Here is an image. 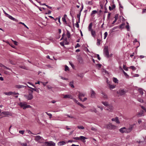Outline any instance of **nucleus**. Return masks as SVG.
I'll use <instances>...</instances> for the list:
<instances>
[{"label":"nucleus","mask_w":146,"mask_h":146,"mask_svg":"<svg viewBox=\"0 0 146 146\" xmlns=\"http://www.w3.org/2000/svg\"><path fill=\"white\" fill-rule=\"evenodd\" d=\"M139 92L140 94H141L142 95H143V89L141 88H139Z\"/></svg>","instance_id":"31"},{"label":"nucleus","mask_w":146,"mask_h":146,"mask_svg":"<svg viewBox=\"0 0 146 146\" xmlns=\"http://www.w3.org/2000/svg\"><path fill=\"white\" fill-rule=\"evenodd\" d=\"M113 82L115 83H118V80L115 78L113 77Z\"/></svg>","instance_id":"28"},{"label":"nucleus","mask_w":146,"mask_h":146,"mask_svg":"<svg viewBox=\"0 0 146 146\" xmlns=\"http://www.w3.org/2000/svg\"><path fill=\"white\" fill-rule=\"evenodd\" d=\"M67 39L66 38L63 42H64V44H65L66 45H68L69 44V43L67 42Z\"/></svg>","instance_id":"35"},{"label":"nucleus","mask_w":146,"mask_h":146,"mask_svg":"<svg viewBox=\"0 0 146 146\" xmlns=\"http://www.w3.org/2000/svg\"><path fill=\"white\" fill-rule=\"evenodd\" d=\"M125 25V23H123L120 25L118 26L119 27V28L122 29L124 28V27H123Z\"/></svg>","instance_id":"27"},{"label":"nucleus","mask_w":146,"mask_h":146,"mask_svg":"<svg viewBox=\"0 0 146 146\" xmlns=\"http://www.w3.org/2000/svg\"><path fill=\"white\" fill-rule=\"evenodd\" d=\"M101 40L100 39H97V45H99L100 44V42Z\"/></svg>","instance_id":"43"},{"label":"nucleus","mask_w":146,"mask_h":146,"mask_svg":"<svg viewBox=\"0 0 146 146\" xmlns=\"http://www.w3.org/2000/svg\"><path fill=\"white\" fill-rule=\"evenodd\" d=\"M15 87L16 88H18V89H20L22 88H26V86H24L23 85H16L15 86Z\"/></svg>","instance_id":"13"},{"label":"nucleus","mask_w":146,"mask_h":146,"mask_svg":"<svg viewBox=\"0 0 146 146\" xmlns=\"http://www.w3.org/2000/svg\"><path fill=\"white\" fill-rule=\"evenodd\" d=\"M19 23V24H21L23 25H24V26L25 27L27 28L28 29V27H27V26L24 23H22L21 22H20Z\"/></svg>","instance_id":"53"},{"label":"nucleus","mask_w":146,"mask_h":146,"mask_svg":"<svg viewBox=\"0 0 146 146\" xmlns=\"http://www.w3.org/2000/svg\"><path fill=\"white\" fill-rule=\"evenodd\" d=\"M13 93L12 92H4V94L10 96L12 95L13 94Z\"/></svg>","instance_id":"25"},{"label":"nucleus","mask_w":146,"mask_h":146,"mask_svg":"<svg viewBox=\"0 0 146 146\" xmlns=\"http://www.w3.org/2000/svg\"><path fill=\"white\" fill-rule=\"evenodd\" d=\"M114 18H115V20H114V21H113V23H112V24H113L115 23L117 21L118 18V16L117 15H115Z\"/></svg>","instance_id":"23"},{"label":"nucleus","mask_w":146,"mask_h":146,"mask_svg":"<svg viewBox=\"0 0 146 146\" xmlns=\"http://www.w3.org/2000/svg\"><path fill=\"white\" fill-rule=\"evenodd\" d=\"M138 100V101H139V102H141V103H142L143 102V100L141 99V98H138L137 99Z\"/></svg>","instance_id":"50"},{"label":"nucleus","mask_w":146,"mask_h":146,"mask_svg":"<svg viewBox=\"0 0 146 146\" xmlns=\"http://www.w3.org/2000/svg\"><path fill=\"white\" fill-rule=\"evenodd\" d=\"M45 145L46 146H54L55 145V144L53 142L50 141L49 142H46Z\"/></svg>","instance_id":"5"},{"label":"nucleus","mask_w":146,"mask_h":146,"mask_svg":"<svg viewBox=\"0 0 146 146\" xmlns=\"http://www.w3.org/2000/svg\"><path fill=\"white\" fill-rule=\"evenodd\" d=\"M104 55L106 57L108 58L109 57L108 46H107L104 47Z\"/></svg>","instance_id":"3"},{"label":"nucleus","mask_w":146,"mask_h":146,"mask_svg":"<svg viewBox=\"0 0 146 146\" xmlns=\"http://www.w3.org/2000/svg\"><path fill=\"white\" fill-rule=\"evenodd\" d=\"M97 57L98 58V59L99 60H100L101 59V58L100 57L99 55L98 54H97Z\"/></svg>","instance_id":"62"},{"label":"nucleus","mask_w":146,"mask_h":146,"mask_svg":"<svg viewBox=\"0 0 146 146\" xmlns=\"http://www.w3.org/2000/svg\"><path fill=\"white\" fill-rule=\"evenodd\" d=\"M66 143V142L64 141H62L58 142L57 143V145H58L61 146L65 145Z\"/></svg>","instance_id":"15"},{"label":"nucleus","mask_w":146,"mask_h":146,"mask_svg":"<svg viewBox=\"0 0 146 146\" xmlns=\"http://www.w3.org/2000/svg\"><path fill=\"white\" fill-rule=\"evenodd\" d=\"M129 25H127L125 27L126 29H127V30L128 31H129Z\"/></svg>","instance_id":"61"},{"label":"nucleus","mask_w":146,"mask_h":146,"mask_svg":"<svg viewBox=\"0 0 146 146\" xmlns=\"http://www.w3.org/2000/svg\"><path fill=\"white\" fill-rule=\"evenodd\" d=\"M102 96L104 98L107 99L108 98V96L106 94L103 92L102 93Z\"/></svg>","instance_id":"29"},{"label":"nucleus","mask_w":146,"mask_h":146,"mask_svg":"<svg viewBox=\"0 0 146 146\" xmlns=\"http://www.w3.org/2000/svg\"><path fill=\"white\" fill-rule=\"evenodd\" d=\"M45 113L48 115V116H49L50 117V118H51L52 116V114H51V113H47V112H45Z\"/></svg>","instance_id":"47"},{"label":"nucleus","mask_w":146,"mask_h":146,"mask_svg":"<svg viewBox=\"0 0 146 146\" xmlns=\"http://www.w3.org/2000/svg\"><path fill=\"white\" fill-rule=\"evenodd\" d=\"M80 45L78 43H77L76 45L75 46V48H77V47H80Z\"/></svg>","instance_id":"58"},{"label":"nucleus","mask_w":146,"mask_h":146,"mask_svg":"<svg viewBox=\"0 0 146 146\" xmlns=\"http://www.w3.org/2000/svg\"><path fill=\"white\" fill-rule=\"evenodd\" d=\"M77 127L79 129H83L84 128V127L82 126H77Z\"/></svg>","instance_id":"39"},{"label":"nucleus","mask_w":146,"mask_h":146,"mask_svg":"<svg viewBox=\"0 0 146 146\" xmlns=\"http://www.w3.org/2000/svg\"><path fill=\"white\" fill-rule=\"evenodd\" d=\"M25 84L27 85V86H28V87L29 88L32 89V90H29L30 91V90H33V91H36V92H39V90L38 89L31 88V87L29 86H28V85H27L26 84Z\"/></svg>","instance_id":"16"},{"label":"nucleus","mask_w":146,"mask_h":146,"mask_svg":"<svg viewBox=\"0 0 146 146\" xmlns=\"http://www.w3.org/2000/svg\"><path fill=\"white\" fill-rule=\"evenodd\" d=\"M60 77L61 79L63 80H68V79L67 78L63 77L62 76H60Z\"/></svg>","instance_id":"57"},{"label":"nucleus","mask_w":146,"mask_h":146,"mask_svg":"<svg viewBox=\"0 0 146 146\" xmlns=\"http://www.w3.org/2000/svg\"><path fill=\"white\" fill-rule=\"evenodd\" d=\"M65 71H67V70H69V68L66 65H65Z\"/></svg>","instance_id":"45"},{"label":"nucleus","mask_w":146,"mask_h":146,"mask_svg":"<svg viewBox=\"0 0 146 146\" xmlns=\"http://www.w3.org/2000/svg\"><path fill=\"white\" fill-rule=\"evenodd\" d=\"M2 113L5 115H7L12 116V115L11 113L8 111L3 112Z\"/></svg>","instance_id":"12"},{"label":"nucleus","mask_w":146,"mask_h":146,"mask_svg":"<svg viewBox=\"0 0 146 146\" xmlns=\"http://www.w3.org/2000/svg\"><path fill=\"white\" fill-rule=\"evenodd\" d=\"M77 58L80 64L83 63V59L80 56H77Z\"/></svg>","instance_id":"8"},{"label":"nucleus","mask_w":146,"mask_h":146,"mask_svg":"<svg viewBox=\"0 0 146 146\" xmlns=\"http://www.w3.org/2000/svg\"><path fill=\"white\" fill-rule=\"evenodd\" d=\"M115 86L114 85H111L110 84H109V87L110 89H113L115 88Z\"/></svg>","instance_id":"26"},{"label":"nucleus","mask_w":146,"mask_h":146,"mask_svg":"<svg viewBox=\"0 0 146 146\" xmlns=\"http://www.w3.org/2000/svg\"><path fill=\"white\" fill-rule=\"evenodd\" d=\"M41 83H42V84L44 86L46 85V84L48 83V82H41Z\"/></svg>","instance_id":"48"},{"label":"nucleus","mask_w":146,"mask_h":146,"mask_svg":"<svg viewBox=\"0 0 146 146\" xmlns=\"http://www.w3.org/2000/svg\"><path fill=\"white\" fill-rule=\"evenodd\" d=\"M64 98H70L71 99H73V98L72 97V95L70 94H66L63 97Z\"/></svg>","instance_id":"11"},{"label":"nucleus","mask_w":146,"mask_h":146,"mask_svg":"<svg viewBox=\"0 0 146 146\" xmlns=\"http://www.w3.org/2000/svg\"><path fill=\"white\" fill-rule=\"evenodd\" d=\"M118 27H118V26H117L114 27H113V28H112V30H115L117 28H119Z\"/></svg>","instance_id":"59"},{"label":"nucleus","mask_w":146,"mask_h":146,"mask_svg":"<svg viewBox=\"0 0 146 146\" xmlns=\"http://www.w3.org/2000/svg\"><path fill=\"white\" fill-rule=\"evenodd\" d=\"M19 67L21 68L22 69H25V70L28 69L27 67H26L25 66H19Z\"/></svg>","instance_id":"32"},{"label":"nucleus","mask_w":146,"mask_h":146,"mask_svg":"<svg viewBox=\"0 0 146 146\" xmlns=\"http://www.w3.org/2000/svg\"><path fill=\"white\" fill-rule=\"evenodd\" d=\"M66 35H67V37L68 38H70V33L68 31H67Z\"/></svg>","instance_id":"38"},{"label":"nucleus","mask_w":146,"mask_h":146,"mask_svg":"<svg viewBox=\"0 0 146 146\" xmlns=\"http://www.w3.org/2000/svg\"><path fill=\"white\" fill-rule=\"evenodd\" d=\"M8 17L10 19L14 21H17V19H15V18H14L13 17H12V16H11L10 15H9V16Z\"/></svg>","instance_id":"21"},{"label":"nucleus","mask_w":146,"mask_h":146,"mask_svg":"<svg viewBox=\"0 0 146 146\" xmlns=\"http://www.w3.org/2000/svg\"><path fill=\"white\" fill-rule=\"evenodd\" d=\"M127 92V90L123 89H120L117 92L118 94L121 96L125 95Z\"/></svg>","instance_id":"4"},{"label":"nucleus","mask_w":146,"mask_h":146,"mask_svg":"<svg viewBox=\"0 0 146 146\" xmlns=\"http://www.w3.org/2000/svg\"><path fill=\"white\" fill-rule=\"evenodd\" d=\"M135 125V124H134L133 125H130L128 128H127L128 133L130 132L133 129V128Z\"/></svg>","instance_id":"9"},{"label":"nucleus","mask_w":146,"mask_h":146,"mask_svg":"<svg viewBox=\"0 0 146 146\" xmlns=\"http://www.w3.org/2000/svg\"><path fill=\"white\" fill-rule=\"evenodd\" d=\"M108 35V33L107 32H105L104 33V39H105L106 38L107 36Z\"/></svg>","instance_id":"46"},{"label":"nucleus","mask_w":146,"mask_h":146,"mask_svg":"<svg viewBox=\"0 0 146 146\" xmlns=\"http://www.w3.org/2000/svg\"><path fill=\"white\" fill-rule=\"evenodd\" d=\"M102 65L100 64H97L96 65V66L98 67L99 68H100L101 67Z\"/></svg>","instance_id":"51"},{"label":"nucleus","mask_w":146,"mask_h":146,"mask_svg":"<svg viewBox=\"0 0 146 146\" xmlns=\"http://www.w3.org/2000/svg\"><path fill=\"white\" fill-rule=\"evenodd\" d=\"M62 21L64 22L65 23V24H67V23L66 21V19L64 17H62Z\"/></svg>","instance_id":"41"},{"label":"nucleus","mask_w":146,"mask_h":146,"mask_svg":"<svg viewBox=\"0 0 146 146\" xmlns=\"http://www.w3.org/2000/svg\"><path fill=\"white\" fill-rule=\"evenodd\" d=\"M119 131L122 133H128L127 129L125 127H124L121 128L119 129Z\"/></svg>","instance_id":"6"},{"label":"nucleus","mask_w":146,"mask_h":146,"mask_svg":"<svg viewBox=\"0 0 146 146\" xmlns=\"http://www.w3.org/2000/svg\"><path fill=\"white\" fill-rule=\"evenodd\" d=\"M21 145L23 146H27V144L26 143H22L21 144Z\"/></svg>","instance_id":"63"},{"label":"nucleus","mask_w":146,"mask_h":146,"mask_svg":"<svg viewBox=\"0 0 146 146\" xmlns=\"http://www.w3.org/2000/svg\"><path fill=\"white\" fill-rule=\"evenodd\" d=\"M92 36L94 37H95L96 36V31L93 30L90 31Z\"/></svg>","instance_id":"18"},{"label":"nucleus","mask_w":146,"mask_h":146,"mask_svg":"<svg viewBox=\"0 0 146 146\" xmlns=\"http://www.w3.org/2000/svg\"><path fill=\"white\" fill-rule=\"evenodd\" d=\"M19 105L23 109L25 110L27 108H31V106L29 105H27V103L26 102H20Z\"/></svg>","instance_id":"1"},{"label":"nucleus","mask_w":146,"mask_h":146,"mask_svg":"<svg viewBox=\"0 0 146 146\" xmlns=\"http://www.w3.org/2000/svg\"><path fill=\"white\" fill-rule=\"evenodd\" d=\"M80 140H81L83 142H85L86 141L85 140V139H87V138L86 137H85L83 136H80Z\"/></svg>","instance_id":"17"},{"label":"nucleus","mask_w":146,"mask_h":146,"mask_svg":"<svg viewBox=\"0 0 146 146\" xmlns=\"http://www.w3.org/2000/svg\"><path fill=\"white\" fill-rule=\"evenodd\" d=\"M123 68L126 71H127L128 70V68L126 67L125 66L124 64H123Z\"/></svg>","instance_id":"49"},{"label":"nucleus","mask_w":146,"mask_h":146,"mask_svg":"<svg viewBox=\"0 0 146 146\" xmlns=\"http://www.w3.org/2000/svg\"><path fill=\"white\" fill-rule=\"evenodd\" d=\"M102 103L105 106L107 107L108 106V105H109L108 104V102H102Z\"/></svg>","instance_id":"30"},{"label":"nucleus","mask_w":146,"mask_h":146,"mask_svg":"<svg viewBox=\"0 0 146 146\" xmlns=\"http://www.w3.org/2000/svg\"><path fill=\"white\" fill-rule=\"evenodd\" d=\"M24 131L23 130H20L19 131V133L22 134H23L24 133Z\"/></svg>","instance_id":"55"},{"label":"nucleus","mask_w":146,"mask_h":146,"mask_svg":"<svg viewBox=\"0 0 146 146\" xmlns=\"http://www.w3.org/2000/svg\"><path fill=\"white\" fill-rule=\"evenodd\" d=\"M30 91L31 92H29L28 95H24V97L28 100H31L33 98V90H30Z\"/></svg>","instance_id":"2"},{"label":"nucleus","mask_w":146,"mask_h":146,"mask_svg":"<svg viewBox=\"0 0 146 146\" xmlns=\"http://www.w3.org/2000/svg\"><path fill=\"white\" fill-rule=\"evenodd\" d=\"M69 85L70 86H71V87L72 88H74V86L73 85V83L72 82H70V83L69 84Z\"/></svg>","instance_id":"33"},{"label":"nucleus","mask_w":146,"mask_h":146,"mask_svg":"<svg viewBox=\"0 0 146 146\" xmlns=\"http://www.w3.org/2000/svg\"><path fill=\"white\" fill-rule=\"evenodd\" d=\"M92 23H90L89 24L88 27V29L89 31L93 30V29H92Z\"/></svg>","instance_id":"19"},{"label":"nucleus","mask_w":146,"mask_h":146,"mask_svg":"<svg viewBox=\"0 0 146 146\" xmlns=\"http://www.w3.org/2000/svg\"><path fill=\"white\" fill-rule=\"evenodd\" d=\"M85 96V95L79 92V97H84Z\"/></svg>","instance_id":"36"},{"label":"nucleus","mask_w":146,"mask_h":146,"mask_svg":"<svg viewBox=\"0 0 146 146\" xmlns=\"http://www.w3.org/2000/svg\"><path fill=\"white\" fill-rule=\"evenodd\" d=\"M106 109L107 110H108L110 112H112L113 110V107L112 105H109L107 106V108Z\"/></svg>","instance_id":"7"},{"label":"nucleus","mask_w":146,"mask_h":146,"mask_svg":"<svg viewBox=\"0 0 146 146\" xmlns=\"http://www.w3.org/2000/svg\"><path fill=\"white\" fill-rule=\"evenodd\" d=\"M73 139H75V140H80V137H74Z\"/></svg>","instance_id":"54"},{"label":"nucleus","mask_w":146,"mask_h":146,"mask_svg":"<svg viewBox=\"0 0 146 146\" xmlns=\"http://www.w3.org/2000/svg\"><path fill=\"white\" fill-rule=\"evenodd\" d=\"M144 111L143 110H141L137 114V115L139 117H141L144 115Z\"/></svg>","instance_id":"10"},{"label":"nucleus","mask_w":146,"mask_h":146,"mask_svg":"<svg viewBox=\"0 0 146 146\" xmlns=\"http://www.w3.org/2000/svg\"><path fill=\"white\" fill-rule=\"evenodd\" d=\"M111 120L113 121H115L117 123H120V122L118 119V118L117 117H116L115 118H112Z\"/></svg>","instance_id":"14"},{"label":"nucleus","mask_w":146,"mask_h":146,"mask_svg":"<svg viewBox=\"0 0 146 146\" xmlns=\"http://www.w3.org/2000/svg\"><path fill=\"white\" fill-rule=\"evenodd\" d=\"M97 13V11L96 10H94L92 11L91 13V15H92L93 14H95Z\"/></svg>","instance_id":"37"},{"label":"nucleus","mask_w":146,"mask_h":146,"mask_svg":"<svg viewBox=\"0 0 146 146\" xmlns=\"http://www.w3.org/2000/svg\"><path fill=\"white\" fill-rule=\"evenodd\" d=\"M42 139V137L39 135H37L35 136V139L36 141H38L40 139Z\"/></svg>","instance_id":"24"},{"label":"nucleus","mask_w":146,"mask_h":146,"mask_svg":"<svg viewBox=\"0 0 146 146\" xmlns=\"http://www.w3.org/2000/svg\"><path fill=\"white\" fill-rule=\"evenodd\" d=\"M89 111L91 112H94L95 113H97L98 111L96 110V109L94 107L93 108H92L90 109L89 110Z\"/></svg>","instance_id":"20"},{"label":"nucleus","mask_w":146,"mask_h":146,"mask_svg":"<svg viewBox=\"0 0 146 146\" xmlns=\"http://www.w3.org/2000/svg\"><path fill=\"white\" fill-rule=\"evenodd\" d=\"M123 73L124 75L125 76H126V77H128L129 76L127 74V73L126 72H125L124 70H123Z\"/></svg>","instance_id":"52"},{"label":"nucleus","mask_w":146,"mask_h":146,"mask_svg":"<svg viewBox=\"0 0 146 146\" xmlns=\"http://www.w3.org/2000/svg\"><path fill=\"white\" fill-rule=\"evenodd\" d=\"M91 96L92 98H94L95 97V93L94 91L92 89L91 90Z\"/></svg>","instance_id":"22"},{"label":"nucleus","mask_w":146,"mask_h":146,"mask_svg":"<svg viewBox=\"0 0 146 146\" xmlns=\"http://www.w3.org/2000/svg\"><path fill=\"white\" fill-rule=\"evenodd\" d=\"M60 44L61 46H64V42H60Z\"/></svg>","instance_id":"64"},{"label":"nucleus","mask_w":146,"mask_h":146,"mask_svg":"<svg viewBox=\"0 0 146 146\" xmlns=\"http://www.w3.org/2000/svg\"><path fill=\"white\" fill-rule=\"evenodd\" d=\"M79 23V21H76V26L78 28L79 27V25L78 24V23Z\"/></svg>","instance_id":"56"},{"label":"nucleus","mask_w":146,"mask_h":146,"mask_svg":"<svg viewBox=\"0 0 146 146\" xmlns=\"http://www.w3.org/2000/svg\"><path fill=\"white\" fill-rule=\"evenodd\" d=\"M73 99L74 102H75L77 104H78L79 105L80 104V103L75 99L73 98V99Z\"/></svg>","instance_id":"40"},{"label":"nucleus","mask_w":146,"mask_h":146,"mask_svg":"<svg viewBox=\"0 0 146 146\" xmlns=\"http://www.w3.org/2000/svg\"><path fill=\"white\" fill-rule=\"evenodd\" d=\"M12 41L13 42L14 44H15V45H17V41H15L13 40H12Z\"/></svg>","instance_id":"60"},{"label":"nucleus","mask_w":146,"mask_h":146,"mask_svg":"<svg viewBox=\"0 0 146 146\" xmlns=\"http://www.w3.org/2000/svg\"><path fill=\"white\" fill-rule=\"evenodd\" d=\"M77 76L80 77L81 78H82L84 77V75L83 74H77Z\"/></svg>","instance_id":"34"},{"label":"nucleus","mask_w":146,"mask_h":146,"mask_svg":"<svg viewBox=\"0 0 146 146\" xmlns=\"http://www.w3.org/2000/svg\"><path fill=\"white\" fill-rule=\"evenodd\" d=\"M130 68L131 69L133 70H135L136 69V68L134 66H130Z\"/></svg>","instance_id":"42"},{"label":"nucleus","mask_w":146,"mask_h":146,"mask_svg":"<svg viewBox=\"0 0 146 146\" xmlns=\"http://www.w3.org/2000/svg\"><path fill=\"white\" fill-rule=\"evenodd\" d=\"M80 15H81L80 12V13L79 14H78L77 15V17L79 19V22H80Z\"/></svg>","instance_id":"44"}]
</instances>
